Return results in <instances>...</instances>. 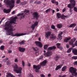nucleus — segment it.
Masks as SVG:
<instances>
[{"label": "nucleus", "instance_id": "1", "mask_svg": "<svg viewBox=\"0 0 77 77\" xmlns=\"http://www.w3.org/2000/svg\"><path fill=\"white\" fill-rule=\"evenodd\" d=\"M17 19V17H15L14 18H13V17H11V20L10 21V23H9L8 22H7L5 23V27L4 29L7 31V33L6 35H10L13 37H20V36L26 35H29V33L27 34L26 33H17L14 34L12 31H15L16 30L15 28H14V27L11 25V24L14 23L16 21V20Z\"/></svg>", "mask_w": 77, "mask_h": 77}, {"label": "nucleus", "instance_id": "2", "mask_svg": "<svg viewBox=\"0 0 77 77\" xmlns=\"http://www.w3.org/2000/svg\"><path fill=\"white\" fill-rule=\"evenodd\" d=\"M4 3L7 5V7H9L10 8L12 9L14 6L15 0H12L10 2V0H4Z\"/></svg>", "mask_w": 77, "mask_h": 77}, {"label": "nucleus", "instance_id": "3", "mask_svg": "<svg viewBox=\"0 0 77 77\" xmlns=\"http://www.w3.org/2000/svg\"><path fill=\"white\" fill-rule=\"evenodd\" d=\"M69 72L71 73L72 75L75 74V76H77V69L72 66L70 67L69 69Z\"/></svg>", "mask_w": 77, "mask_h": 77}, {"label": "nucleus", "instance_id": "4", "mask_svg": "<svg viewBox=\"0 0 77 77\" xmlns=\"http://www.w3.org/2000/svg\"><path fill=\"white\" fill-rule=\"evenodd\" d=\"M71 4H69L67 5V7L70 8H73L75 6V1L74 0H69Z\"/></svg>", "mask_w": 77, "mask_h": 77}, {"label": "nucleus", "instance_id": "5", "mask_svg": "<svg viewBox=\"0 0 77 77\" xmlns=\"http://www.w3.org/2000/svg\"><path fill=\"white\" fill-rule=\"evenodd\" d=\"M29 14V11L27 10H26L24 11V13H21L17 15V16H21V18H24L25 16V14H26V15H27Z\"/></svg>", "mask_w": 77, "mask_h": 77}, {"label": "nucleus", "instance_id": "6", "mask_svg": "<svg viewBox=\"0 0 77 77\" xmlns=\"http://www.w3.org/2000/svg\"><path fill=\"white\" fill-rule=\"evenodd\" d=\"M33 68L34 69H35V71L36 72H38L39 71V69L41 68V65H34L33 66Z\"/></svg>", "mask_w": 77, "mask_h": 77}, {"label": "nucleus", "instance_id": "7", "mask_svg": "<svg viewBox=\"0 0 77 77\" xmlns=\"http://www.w3.org/2000/svg\"><path fill=\"white\" fill-rule=\"evenodd\" d=\"M57 19H60V18L63 20H65V18L67 17L64 15H61L60 13H57Z\"/></svg>", "mask_w": 77, "mask_h": 77}, {"label": "nucleus", "instance_id": "8", "mask_svg": "<svg viewBox=\"0 0 77 77\" xmlns=\"http://www.w3.org/2000/svg\"><path fill=\"white\" fill-rule=\"evenodd\" d=\"M35 43L36 46H38L40 48H42L43 47L42 44L39 41L35 42Z\"/></svg>", "mask_w": 77, "mask_h": 77}, {"label": "nucleus", "instance_id": "9", "mask_svg": "<svg viewBox=\"0 0 77 77\" xmlns=\"http://www.w3.org/2000/svg\"><path fill=\"white\" fill-rule=\"evenodd\" d=\"M51 34V32L50 31H48L45 32V37L46 38L48 39L49 36H50Z\"/></svg>", "mask_w": 77, "mask_h": 77}, {"label": "nucleus", "instance_id": "10", "mask_svg": "<svg viewBox=\"0 0 77 77\" xmlns=\"http://www.w3.org/2000/svg\"><path fill=\"white\" fill-rule=\"evenodd\" d=\"M52 54V53L51 52L48 51L46 53H45L44 54V55L46 57H49L51 56Z\"/></svg>", "mask_w": 77, "mask_h": 77}, {"label": "nucleus", "instance_id": "11", "mask_svg": "<svg viewBox=\"0 0 77 77\" xmlns=\"http://www.w3.org/2000/svg\"><path fill=\"white\" fill-rule=\"evenodd\" d=\"M18 51L21 53H23L26 50V49L25 48L21 47H19L18 48Z\"/></svg>", "mask_w": 77, "mask_h": 77}, {"label": "nucleus", "instance_id": "12", "mask_svg": "<svg viewBox=\"0 0 77 77\" xmlns=\"http://www.w3.org/2000/svg\"><path fill=\"white\" fill-rule=\"evenodd\" d=\"M22 70V68L21 67H20L18 70L17 69L14 72H16L17 74H21Z\"/></svg>", "mask_w": 77, "mask_h": 77}, {"label": "nucleus", "instance_id": "13", "mask_svg": "<svg viewBox=\"0 0 77 77\" xmlns=\"http://www.w3.org/2000/svg\"><path fill=\"white\" fill-rule=\"evenodd\" d=\"M38 24V22L36 21L33 24H32L31 26V28L32 29H34L35 27L37 26Z\"/></svg>", "mask_w": 77, "mask_h": 77}, {"label": "nucleus", "instance_id": "14", "mask_svg": "<svg viewBox=\"0 0 77 77\" xmlns=\"http://www.w3.org/2000/svg\"><path fill=\"white\" fill-rule=\"evenodd\" d=\"M12 9V8H10V9H4L3 10L4 12L6 14H8L11 11V9Z\"/></svg>", "mask_w": 77, "mask_h": 77}, {"label": "nucleus", "instance_id": "15", "mask_svg": "<svg viewBox=\"0 0 77 77\" xmlns=\"http://www.w3.org/2000/svg\"><path fill=\"white\" fill-rule=\"evenodd\" d=\"M33 17L34 18L37 19L38 17L39 16L38 15V13L37 12H34L33 14Z\"/></svg>", "mask_w": 77, "mask_h": 77}, {"label": "nucleus", "instance_id": "16", "mask_svg": "<svg viewBox=\"0 0 77 77\" xmlns=\"http://www.w3.org/2000/svg\"><path fill=\"white\" fill-rule=\"evenodd\" d=\"M14 71H16L17 69L18 68V66L17 64L16 63H14Z\"/></svg>", "mask_w": 77, "mask_h": 77}, {"label": "nucleus", "instance_id": "17", "mask_svg": "<svg viewBox=\"0 0 77 77\" xmlns=\"http://www.w3.org/2000/svg\"><path fill=\"white\" fill-rule=\"evenodd\" d=\"M47 63V61L46 60H45L42 61L40 63V65L44 66H45Z\"/></svg>", "mask_w": 77, "mask_h": 77}, {"label": "nucleus", "instance_id": "18", "mask_svg": "<svg viewBox=\"0 0 77 77\" xmlns=\"http://www.w3.org/2000/svg\"><path fill=\"white\" fill-rule=\"evenodd\" d=\"M57 38L56 36L54 33H52L51 35V36L50 37V38L53 40H54Z\"/></svg>", "mask_w": 77, "mask_h": 77}, {"label": "nucleus", "instance_id": "19", "mask_svg": "<svg viewBox=\"0 0 77 77\" xmlns=\"http://www.w3.org/2000/svg\"><path fill=\"white\" fill-rule=\"evenodd\" d=\"M72 52L74 55H77V49L76 48H73L72 49Z\"/></svg>", "mask_w": 77, "mask_h": 77}, {"label": "nucleus", "instance_id": "20", "mask_svg": "<svg viewBox=\"0 0 77 77\" xmlns=\"http://www.w3.org/2000/svg\"><path fill=\"white\" fill-rule=\"evenodd\" d=\"M56 48V47L55 46H53L52 47H50L48 48V51H51V50L55 49Z\"/></svg>", "mask_w": 77, "mask_h": 77}, {"label": "nucleus", "instance_id": "21", "mask_svg": "<svg viewBox=\"0 0 77 77\" xmlns=\"http://www.w3.org/2000/svg\"><path fill=\"white\" fill-rule=\"evenodd\" d=\"M63 65V64H61L57 66L55 68V70H57L59 69H61Z\"/></svg>", "mask_w": 77, "mask_h": 77}, {"label": "nucleus", "instance_id": "22", "mask_svg": "<svg viewBox=\"0 0 77 77\" xmlns=\"http://www.w3.org/2000/svg\"><path fill=\"white\" fill-rule=\"evenodd\" d=\"M7 75H6V77H10V76H11V77H15V76H13V75H12V74L10 72H7Z\"/></svg>", "mask_w": 77, "mask_h": 77}, {"label": "nucleus", "instance_id": "23", "mask_svg": "<svg viewBox=\"0 0 77 77\" xmlns=\"http://www.w3.org/2000/svg\"><path fill=\"white\" fill-rule=\"evenodd\" d=\"M71 38V37H69L68 38L66 37L64 39V42H68V41L70 40Z\"/></svg>", "mask_w": 77, "mask_h": 77}, {"label": "nucleus", "instance_id": "24", "mask_svg": "<svg viewBox=\"0 0 77 77\" xmlns=\"http://www.w3.org/2000/svg\"><path fill=\"white\" fill-rule=\"evenodd\" d=\"M62 39V36L60 35L59 34L58 35L57 39L59 41L61 40Z\"/></svg>", "mask_w": 77, "mask_h": 77}, {"label": "nucleus", "instance_id": "25", "mask_svg": "<svg viewBox=\"0 0 77 77\" xmlns=\"http://www.w3.org/2000/svg\"><path fill=\"white\" fill-rule=\"evenodd\" d=\"M63 26L62 24H58L57 25V28L60 29Z\"/></svg>", "mask_w": 77, "mask_h": 77}, {"label": "nucleus", "instance_id": "26", "mask_svg": "<svg viewBox=\"0 0 77 77\" xmlns=\"http://www.w3.org/2000/svg\"><path fill=\"white\" fill-rule=\"evenodd\" d=\"M76 26V23H73L71 24L69 26V28H74Z\"/></svg>", "mask_w": 77, "mask_h": 77}, {"label": "nucleus", "instance_id": "27", "mask_svg": "<svg viewBox=\"0 0 77 77\" xmlns=\"http://www.w3.org/2000/svg\"><path fill=\"white\" fill-rule=\"evenodd\" d=\"M67 68V67L66 66H65L62 67V71H65Z\"/></svg>", "mask_w": 77, "mask_h": 77}, {"label": "nucleus", "instance_id": "28", "mask_svg": "<svg viewBox=\"0 0 77 77\" xmlns=\"http://www.w3.org/2000/svg\"><path fill=\"white\" fill-rule=\"evenodd\" d=\"M73 49L72 47H71L69 48L67 51V53H69L71 52L72 50Z\"/></svg>", "mask_w": 77, "mask_h": 77}, {"label": "nucleus", "instance_id": "29", "mask_svg": "<svg viewBox=\"0 0 77 77\" xmlns=\"http://www.w3.org/2000/svg\"><path fill=\"white\" fill-rule=\"evenodd\" d=\"M49 45H44V48L45 50H47V49L48 48V47L49 46Z\"/></svg>", "mask_w": 77, "mask_h": 77}, {"label": "nucleus", "instance_id": "30", "mask_svg": "<svg viewBox=\"0 0 77 77\" xmlns=\"http://www.w3.org/2000/svg\"><path fill=\"white\" fill-rule=\"evenodd\" d=\"M32 49L33 50H34L35 51H37L39 50V49L37 47H35V48L32 47Z\"/></svg>", "mask_w": 77, "mask_h": 77}, {"label": "nucleus", "instance_id": "31", "mask_svg": "<svg viewBox=\"0 0 77 77\" xmlns=\"http://www.w3.org/2000/svg\"><path fill=\"white\" fill-rule=\"evenodd\" d=\"M70 75L69 77H74V75L75 76V74H73V75ZM66 75H63V76H62L61 77H66Z\"/></svg>", "mask_w": 77, "mask_h": 77}, {"label": "nucleus", "instance_id": "32", "mask_svg": "<svg viewBox=\"0 0 77 77\" xmlns=\"http://www.w3.org/2000/svg\"><path fill=\"white\" fill-rule=\"evenodd\" d=\"M57 47L58 48H60V46L61 45V44L60 43H57L56 45Z\"/></svg>", "mask_w": 77, "mask_h": 77}, {"label": "nucleus", "instance_id": "33", "mask_svg": "<svg viewBox=\"0 0 77 77\" xmlns=\"http://www.w3.org/2000/svg\"><path fill=\"white\" fill-rule=\"evenodd\" d=\"M25 42V41L23 40L21 42H19V44L20 45H24Z\"/></svg>", "mask_w": 77, "mask_h": 77}, {"label": "nucleus", "instance_id": "34", "mask_svg": "<svg viewBox=\"0 0 77 77\" xmlns=\"http://www.w3.org/2000/svg\"><path fill=\"white\" fill-rule=\"evenodd\" d=\"M60 58V57L58 56H57L54 58V60L55 61H57L59 60Z\"/></svg>", "mask_w": 77, "mask_h": 77}, {"label": "nucleus", "instance_id": "35", "mask_svg": "<svg viewBox=\"0 0 77 77\" xmlns=\"http://www.w3.org/2000/svg\"><path fill=\"white\" fill-rule=\"evenodd\" d=\"M42 3L40 1H36L34 3L36 4H40Z\"/></svg>", "mask_w": 77, "mask_h": 77}, {"label": "nucleus", "instance_id": "36", "mask_svg": "<svg viewBox=\"0 0 77 77\" xmlns=\"http://www.w3.org/2000/svg\"><path fill=\"white\" fill-rule=\"evenodd\" d=\"M27 3V2H26L24 1L23 2L21 3V4L22 5H26Z\"/></svg>", "mask_w": 77, "mask_h": 77}, {"label": "nucleus", "instance_id": "37", "mask_svg": "<svg viewBox=\"0 0 77 77\" xmlns=\"http://www.w3.org/2000/svg\"><path fill=\"white\" fill-rule=\"evenodd\" d=\"M22 64L23 66H25V62L23 60L22 61Z\"/></svg>", "mask_w": 77, "mask_h": 77}, {"label": "nucleus", "instance_id": "38", "mask_svg": "<svg viewBox=\"0 0 77 77\" xmlns=\"http://www.w3.org/2000/svg\"><path fill=\"white\" fill-rule=\"evenodd\" d=\"M51 10V8H49L48 9L46 10L45 11V12L46 13H48L49 12H50Z\"/></svg>", "mask_w": 77, "mask_h": 77}, {"label": "nucleus", "instance_id": "39", "mask_svg": "<svg viewBox=\"0 0 77 77\" xmlns=\"http://www.w3.org/2000/svg\"><path fill=\"white\" fill-rule=\"evenodd\" d=\"M4 46L3 45L1 46L0 47V49L2 50H4Z\"/></svg>", "mask_w": 77, "mask_h": 77}, {"label": "nucleus", "instance_id": "40", "mask_svg": "<svg viewBox=\"0 0 77 77\" xmlns=\"http://www.w3.org/2000/svg\"><path fill=\"white\" fill-rule=\"evenodd\" d=\"M27 77H33V76L31 74V73H29Z\"/></svg>", "mask_w": 77, "mask_h": 77}, {"label": "nucleus", "instance_id": "41", "mask_svg": "<svg viewBox=\"0 0 77 77\" xmlns=\"http://www.w3.org/2000/svg\"><path fill=\"white\" fill-rule=\"evenodd\" d=\"M76 40V39L75 38H73L72 39H71V41L72 42H75V41Z\"/></svg>", "mask_w": 77, "mask_h": 77}, {"label": "nucleus", "instance_id": "42", "mask_svg": "<svg viewBox=\"0 0 77 77\" xmlns=\"http://www.w3.org/2000/svg\"><path fill=\"white\" fill-rule=\"evenodd\" d=\"M72 59H74L75 60L77 59V56H73L72 57Z\"/></svg>", "mask_w": 77, "mask_h": 77}, {"label": "nucleus", "instance_id": "43", "mask_svg": "<svg viewBox=\"0 0 77 77\" xmlns=\"http://www.w3.org/2000/svg\"><path fill=\"white\" fill-rule=\"evenodd\" d=\"M51 28L53 29H55V26L54 25H52L51 26Z\"/></svg>", "mask_w": 77, "mask_h": 77}, {"label": "nucleus", "instance_id": "44", "mask_svg": "<svg viewBox=\"0 0 77 77\" xmlns=\"http://www.w3.org/2000/svg\"><path fill=\"white\" fill-rule=\"evenodd\" d=\"M20 3V0H17L16 1V3L17 4H19Z\"/></svg>", "mask_w": 77, "mask_h": 77}, {"label": "nucleus", "instance_id": "45", "mask_svg": "<svg viewBox=\"0 0 77 77\" xmlns=\"http://www.w3.org/2000/svg\"><path fill=\"white\" fill-rule=\"evenodd\" d=\"M69 44L70 45H73V42L72 41L69 42Z\"/></svg>", "mask_w": 77, "mask_h": 77}, {"label": "nucleus", "instance_id": "46", "mask_svg": "<svg viewBox=\"0 0 77 77\" xmlns=\"http://www.w3.org/2000/svg\"><path fill=\"white\" fill-rule=\"evenodd\" d=\"M14 62H18V59L17 58H16L14 60Z\"/></svg>", "mask_w": 77, "mask_h": 77}, {"label": "nucleus", "instance_id": "47", "mask_svg": "<svg viewBox=\"0 0 77 77\" xmlns=\"http://www.w3.org/2000/svg\"><path fill=\"white\" fill-rule=\"evenodd\" d=\"M74 11H75L77 12V8L76 7H74Z\"/></svg>", "mask_w": 77, "mask_h": 77}, {"label": "nucleus", "instance_id": "48", "mask_svg": "<svg viewBox=\"0 0 77 77\" xmlns=\"http://www.w3.org/2000/svg\"><path fill=\"white\" fill-rule=\"evenodd\" d=\"M56 1L55 0H51V2L53 3V4H55Z\"/></svg>", "mask_w": 77, "mask_h": 77}, {"label": "nucleus", "instance_id": "49", "mask_svg": "<svg viewBox=\"0 0 77 77\" xmlns=\"http://www.w3.org/2000/svg\"><path fill=\"white\" fill-rule=\"evenodd\" d=\"M66 47L67 48H69V44H66Z\"/></svg>", "mask_w": 77, "mask_h": 77}, {"label": "nucleus", "instance_id": "50", "mask_svg": "<svg viewBox=\"0 0 77 77\" xmlns=\"http://www.w3.org/2000/svg\"><path fill=\"white\" fill-rule=\"evenodd\" d=\"M11 63V62L9 60H8L7 62V64H10Z\"/></svg>", "mask_w": 77, "mask_h": 77}, {"label": "nucleus", "instance_id": "51", "mask_svg": "<svg viewBox=\"0 0 77 77\" xmlns=\"http://www.w3.org/2000/svg\"><path fill=\"white\" fill-rule=\"evenodd\" d=\"M12 52V51L11 50H8V53L9 54H10Z\"/></svg>", "mask_w": 77, "mask_h": 77}, {"label": "nucleus", "instance_id": "52", "mask_svg": "<svg viewBox=\"0 0 77 77\" xmlns=\"http://www.w3.org/2000/svg\"><path fill=\"white\" fill-rule=\"evenodd\" d=\"M8 60V58H6L5 59H4L3 60V61L4 62H5Z\"/></svg>", "mask_w": 77, "mask_h": 77}, {"label": "nucleus", "instance_id": "53", "mask_svg": "<svg viewBox=\"0 0 77 77\" xmlns=\"http://www.w3.org/2000/svg\"><path fill=\"white\" fill-rule=\"evenodd\" d=\"M13 43V41H11L9 42V43L10 44H12Z\"/></svg>", "mask_w": 77, "mask_h": 77}, {"label": "nucleus", "instance_id": "54", "mask_svg": "<svg viewBox=\"0 0 77 77\" xmlns=\"http://www.w3.org/2000/svg\"><path fill=\"white\" fill-rule=\"evenodd\" d=\"M66 10V8H64L62 10V12H64Z\"/></svg>", "mask_w": 77, "mask_h": 77}, {"label": "nucleus", "instance_id": "55", "mask_svg": "<svg viewBox=\"0 0 77 77\" xmlns=\"http://www.w3.org/2000/svg\"><path fill=\"white\" fill-rule=\"evenodd\" d=\"M55 5H59V3L58 2H55Z\"/></svg>", "mask_w": 77, "mask_h": 77}, {"label": "nucleus", "instance_id": "56", "mask_svg": "<svg viewBox=\"0 0 77 77\" xmlns=\"http://www.w3.org/2000/svg\"><path fill=\"white\" fill-rule=\"evenodd\" d=\"M11 14H15V12L14 11H13L11 13Z\"/></svg>", "mask_w": 77, "mask_h": 77}, {"label": "nucleus", "instance_id": "57", "mask_svg": "<svg viewBox=\"0 0 77 77\" xmlns=\"http://www.w3.org/2000/svg\"><path fill=\"white\" fill-rule=\"evenodd\" d=\"M43 58V56H41L40 57H39V59H42V58Z\"/></svg>", "mask_w": 77, "mask_h": 77}, {"label": "nucleus", "instance_id": "58", "mask_svg": "<svg viewBox=\"0 0 77 77\" xmlns=\"http://www.w3.org/2000/svg\"><path fill=\"white\" fill-rule=\"evenodd\" d=\"M34 1H35V0H30V3H32Z\"/></svg>", "mask_w": 77, "mask_h": 77}, {"label": "nucleus", "instance_id": "59", "mask_svg": "<svg viewBox=\"0 0 77 77\" xmlns=\"http://www.w3.org/2000/svg\"><path fill=\"white\" fill-rule=\"evenodd\" d=\"M41 77H45V76L44 75L42 74L41 75Z\"/></svg>", "mask_w": 77, "mask_h": 77}, {"label": "nucleus", "instance_id": "60", "mask_svg": "<svg viewBox=\"0 0 77 77\" xmlns=\"http://www.w3.org/2000/svg\"><path fill=\"white\" fill-rule=\"evenodd\" d=\"M75 65H77V60L76 61H75L74 63Z\"/></svg>", "mask_w": 77, "mask_h": 77}, {"label": "nucleus", "instance_id": "61", "mask_svg": "<svg viewBox=\"0 0 77 77\" xmlns=\"http://www.w3.org/2000/svg\"><path fill=\"white\" fill-rule=\"evenodd\" d=\"M75 45L76 46H77V41H76L75 42Z\"/></svg>", "mask_w": 77, "mask_h": 77}, {"label": "nucleus", "instance_id": "62", "mask_svg": "<svg viewBox=\"0 0 77 77\" xmlns=\"http://www.w3.org/2000/svg\"><path fill=\"white\" fill-rule=\"evenodd\" d=\"M74 30L77 31V27H76L75 29H74Z\"/></svg>", "mask_w": 77, "mask_h": 77}, {"label": "nucleus", "instance_id": "63", "mask_svg": "<svg viewBox=\"0 0 77 77\" xmlns=\"http://www.w3.org/2000/svg\"><path fill=\"white\" fill-rule=\"evenodd\" d=\"M35 54L36 55V56H38V52L35 53Z\"/></svg>", "mask_w": 77, "mask_h": 77}, {"label": "nucleus", "instance_id": "64", "mask_svg": "<svg viewBox=\"0 0 77 77\" xmlns=\"http://www.w3.org/2000/svg\"><path fill=\"white\" fill-rule=\"evenodd\" d=\"M51 74H48V77H51Z\"/></svg>", "mask_w": 77, "mask_h": 77}]
</instances>
